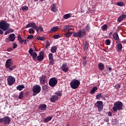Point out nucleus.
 <instances>
[{
  "label": "nucleus",
  "mask_w": 126,
  "mask_h": 126,
  "mask_svg": "<svg viewBox=\"0 0 126 126\" xmlns=\"http://www.w3.org/2000/svg\"><path fill=\"white\" fill-rule=\"evenodd\" d=\"M114 112H118V110L121 111L123 110V102L118 101L114 103V106L112 108Z\"/></svg>",
  "instance_id": "1"
},
{
  "label": "nucleus",
  "mask_w": 126,
  "mask_h": 126,
  "mask_svg": "<svg viewBox=\"0 0 126 126\" xmlns=\"http://www.w3.org/2000/svg\"><path fill=\"white\" fill-rule=\"evenodd\" d=\"M73 34L74 37L75 38H77V37L79 38H83V37L86 35V30H85V29H83L78 31L77 32H74Z\"/></svg>",
  "instance_id": "2"
},
{
  "label": "nucleus",
  "mask_w": 126,
  "mask_h": 126,
  "mask_svg": "<svg viewBox=\"0 0 126 126\" xmlns=\"http://www.w3.org/2000/svg\"><path fill=\"white\" fill-rule=\"evenodd\" d=\"M70 85L72 89H77L80 85V81L78 80L73 79L70 82Z\"/></svg>",
  "instance_id": "3"
},
{
  "label": "nucleus",
  "mask_w": 126,
  "mask_h": 126,
  "mask_svg": "<svg viewBox=\"0 0 126 126\" xmlns=\"http://www.w3.org/2000/svg\"><path fill=\"white\" fill-rule=\"evenodd\" d=\"M9 27H10V25L6 21L2 20L0 22V29H2L3 31H6L7 28H9Z\"/></svg>",
  "instance_id": "4"
},
{
  "label": "nucleus",
  "mask_w": 126,
  "mask_h": 126,
  "mask_svg": "<svg viewBox=\"0 0 126 126\" xmlns=\"http://www.w3.org/2000/svg\"><path fill=\"white\" fill-rule=\"evenodd\" d=\"M94 107L95 108H97V111L98 112H102L103 110V109L104 108L103 105V101H97L95 104H94Z\"/></svg>",
  "instance_id": "5"
},
{
  "label": "nucleus",
  "mask_w": 126,
  "mask_h": 126,
  "mask_svg": "<svg viewBox=\"0 0 126 126\" xmlns=\"http://www.w3.org/2000/svg\"><path fill=\"white\" fill-rule=\"evenodd\" d=\"M12 64H13V61H12V59H9L6 60V63H5V66L6 68H8L9 70L10 71H12V67H11V66H12Z\"/></svg>",
  "instance_id": "6"
},
{
  "label": "nucleus",
  "mask_w": 126,
  "mask_h": 126,
  "mask_svg": "<svg viewBox=\"0 0 126 126\" xmlns=\"http://www.w3.org/2000/svg\"><path fill=\"white\" fill-rule=\"evenodd\" d=\"M32 95L36 96L37 94H39L41 92V87L38 85L34 86L32 88Z\"/></svg>",
  "instance_id": "7"
},
{
  "label": "nucleus",
  "mask_w": 126,
  "mask_h": 126,
  "mask_svg": "<svg viewBox=\"0 0 126 126\" xmlns=\"http://www.w3.org/2000/svg\"><path fill=\"white\" fill-rule=\"evenodd\" d=\"M10 122L11 120L8 116H5L3 118H0V124L3 123L4 125H9Z\"/></svg>",
  "instance_id": "8"
},
{
  "label": "nucleus",
  "mask_w": 126,
  "mask_h": 126,
  "mask_svg": "<svg viewBox=\"0 0 126 126\" xmlns=\"http://www.w3.org/2000/svg\"><path fill=\"white\" fill-rule=\"evenodd\" d=\"M49 84L51 87H55L58 84V79H57V78H51L49 80Z\"/></svg>",
  "instance_id": "9"
},
{
  "label": "nucleus",
  "mask_w": 126,
  "mask_h": 126,
  "mask_svg": "<svg viewBox=\"0 0 126 126\" xmlns=\"http://www.w3.org/2000/svg\"><path fill=\"white\" fill-rule=\"evenodd\" d=\"M8 85L9 86H12L15 83V78L12 76H9L7 79Z\"/></svg>",
  "instance_id": "10"
},
{
  "label": "nucleus",
  "mask_w": 126,
  "mask_h": 126,
  "mask_svg": "<svg viewBox=\"0 0 126 126\" xmlns=\"http://www.w3.org/2000/svg\"><path fill=\"white\" fill-rule=\"evenodd\" d=\"M61 69L62 71H64V72H67L69 69L68 66H67V63H63L61 67Z\"/></svg>",
  "instance_id": "11"
},
{
  "label": "nucleus",
  "mask_w": 126,
  "mask_h": 126,
  "mask_svg": "<svg viewBox=\"0 0 126 126\" xmlns=\"http://www.w3.org/2000/svg\"><path fill=\"white\" fill-rule=\"evenodd\" d=\"M48 58L49 60V65H54L55 64V60H54V57H53V54L50 53L48 55Z\"/></svg>",
  "instance_id": "12"
},
{
  "label": "nucleus",
  "mask_w": 126,
  "mask_h": 126,
  "mask_svg": "<svg viewBox=\"0 0 126 126\" xmlns=\"http://www.w3.org/2000/svg\"><path fill=\"white\" fill-rule=\"evenodd\" d=\"M39 81L41 84H46V82H47V76L45 75H42L39 78Z\"/></svg>",
  "instance_id": "13"
},
{
  "label": "nucleus",
  "mask_w": 126,
  "mask_h": 126,
  "mask_svg": "<svg viewBox=\"0 0 126 126\" xmlns=\"http://www.w3.org/2000/svg\"><path fill=\"white\" fill-rule=\"evenodd\" d=\"M58 100H59V96L56 95H53L50 97V102H52V103H55V102H57Z\"/></svg>",
  "instance_id": "14"
},
{
  "label": "nucleus",
  "mask_w": 126,
  "mask_h": 126,
  "mask_svg": "<svg viewBox=\"0 0 126 126\" xmlns=\"http://www.w3.org/2000/svg\"><path fill=\"white\" fill-rule=\"evenodd\" d=\"M37 27V25H36V23H29L28 24H27L26 26V28H33V29H35Z\"/></svg>",
  "instance_id": "15"
},
{
  "label": "nucleus",
  "mask_w": 126,
  "mask_h": 126,
  "mask_svg": "<svg viewBox=\"0 0 126 126\" xmlns=\"http://www.w3.org/2000/svg\"><path fill=\"white\" fill-rule=\"evenodd\" d=\"M98 67L99 70H100L101 71H103V70L105 69V65H104V64H103L102 63H99L98 64Z\"/></svg>",
  "instance_id": "16"
},
{
  "label": "nucleus",
  "mask_w": 126,
  "mask_h": 126,
  "mask_svg": "<svg viewBox=\"0 0 126 126\" xmlns=\"http://www.w3.org/2000/svg\"><path fill=\"white\" fill-rule=\"evenodd\" d=\"M9 39L11 42H14V40H15V34L14 33L10 34L8 36Z\"/></svg>",
  "instance_id": "17"
},
{
  "label": "nucleus",
  "mask_w": 126,
  "mask_h": 126,
  "mask_svg": "<svg viewBox=\"0 0 126 126\" xmlns=\"http://www.w3.org/2000/svg\"><path fill=\"white\" fill-rule=\"evenodd\" d=\"M51 10L53 12H57V11H58V8L56 6V4H53L51 5Z\"/></svg>",
  "instance_id": "18"
},
{
  "label": "nucleus",
  "mask_w": 126,
  "mask_h": 126,
  "mask_svg": "<svg viewBox=\"0 0 126 126\" xmlns=\"http://www.w3.org/2000/svg\"><path fill=\"white\" fill-rule=\"evenodd\" d=\"M113 37L114 38V40H116V41H118L120 40V37H119V34H118V33L114 32L113 34Z\"/></svg>",
  "instance_id": "19"
},
{
  "label": "nucleus",
  "mask_w": 126,
  "mask_h": 126,
  "mask_svg": "<svg viewBox=\"0 0 126 126\" xmlns=\"http://www.w3.org/2000/svg\"><path fill=\"white\" fill-rule=\"evenodd\" d=\"M58 30H59V27H53L50 30V33H55V32H57V31H58Z\"/></svg>",
  "instance_id": "20"
},
{
  "label": "nucleus",
  "mask_w": 126,
  "mask_h": 126,
  "mask_svg": "<svg viewBox=\"0 0 126 126\" xmlns=\"http://www.w3.org/2000/svg\"><path fill=\"white\" fill-rule=\"evenodd\" d=\"M53 119V116H49L47 118H46L44 120V123H49L50 121H52V119Z\"/></svg>",
  "instance_id": "21"
},
{
  "label": "nucleus",
  "mask_w": 126,
  "mask_h": 126,
  "mask_svg": "<svg viewBox=\"0 0 126 126\" xmlns=\"http://www.w3.org/2000/svg\"><path fill=\"white\" fill-rule=\"evenodd\" d=\"M122 49H123V45H122V43H118V44L117 45L118 52H122Z\"/></svg>",
  "instance_id": "22"
},
{
  "label": "nucleus",
  "mask_w": 126,
  "mask_h": 126,
  "mask_svg": "<svg viewBox=\"0 0 126 126\" xmlns=\"http://www.w3.org/2000/svg\"><path fill=\"white\" fill-rule=\"evenodd\" d=\"M39 108L42 110V111H45L46 109H47V105L46 104H40L39 106Z\"/></svg>",
  "instance_id": "23"
},
{
  "label": "nucleus",
  "mask_w": 126,
  "mask_h": 126,
  "mask_svg": "<svg viewBox=\"0 0 126 126\" xmlns=\"http://www.w3.org/2000/svg\"><path fill=\"white\" fill-rule=\"evenodd\" d=\"M73 32H66L65 34H64V36L65 37H66V38H68V37H70V36H71V35H72V33Z\"/></svg>",
  "instance_id": "24"
},
{
  "label": "nucleus",
  "mask_w": 126,
  "mask_h": 126,
  "mask_svg": "<svg viewBox=\"0 0 126 126\" xmlns=\"http://www.w3.org/2000/svg\"><path fill=\"white\" fill-rule=\"evenodd\" d=\"M17 90H19V91H21L23 89H24V85H20L16 87Z\"/></svg>",
  "instance_id": "25"
},
{
  "label": "nucleus",
  "mask_w": 126,
  "mask_h": 126,
  "mask_svg": "<svg viewBox=\"0 0 126 126\" xmlns=\"http://www.w3.org/2000/svg\"><path fill=\"white\" fill-rule=\"evenodd\" d=\"M18 41H19V42H20L21 44H23V43L24 42V41L21 38V36L20 35V34H18Z\"/></svg>",
  "instance_id": "26"
},
{
  "label": "nucleus",
  "mask_w": 126,
  "mask_h": 126,
  "mask_svg": "<svg viewBox=\"0 0 126 126\" xmlns=\"http://www.w3.org/2000/svg\"><path fill=\"white\" fill-rule=\"evenodd\" d=\"M97 90H98V88H97V87H94L91 91V94H94Z\"/></svg>",
  "instance_id": "27"
},
{
  "label": "nucleus",
  "mask_w": 126,
  "mask_h": 126,
  "mask_svg": "<svg viewBox=\"0 0 126 126\" xmlns=\"http://www.w3.org/2000/svg\"><path fill=\"white\" fill-rule=\"evenodd\" d=\"M89 46V43H88V42H87V41H86L85 42L84 46V50H85L86 51H87V50H88Z\"/></svg>",
  "instance_id": "28"
},
{
  "label": "nucleus",
  "mask_w": 126,
  "mask_h": 126,
  "mask_svg": "<svg viewBox=\"0 0 126 126\" xmlns=\"http://www.w3.org/2000/svg\"><path fill=\"white\" fill-rule=\"evenodd\" d=\"M55 94L58 97H61L63 94L62 91H57L55 93Z\"/></svg>",
  "instance_id": "29"
},
{
  "label": "nucleus",
  "mask_w": 126,
  "mask_h": 126,
  "mask_svg": "<svg viewBox=\"0 0 126 126\" xmlns=\"http://www.w3.org/2000/svg\"><path fill=\"white\" fill-rule=\"evenodd\" d=\"M57 47L56 46H53L52 47H51V53H52L53 54H54V53H56V52H57Z\"/></svg>",
  "instance_id": "30"
},
{
  "label": "nucleus",
  "mask_w": 126,
  "mask_h": 126,
  "mask_svg": "<svg viewBox=\"0 0 126 126\" xmlns=\"http://www.w3.org/2000/svg\"><path fill=\"white\" fill-rule=\"evenodd\" d=\"M44 57L41 56L39 55L37 57L36 60L38 62H42V61H43V60H44Z\"/></svg>",
  "instance_id": "31"
},
{
  "label": "nucleus",
  "mask_w": 126,
  "mask_h": 126,
  "mask_svg": "<svg viewBox=\"0 0 126 126\" xmlns=\"http://www.w3.org/2000/svg\"><path fill=\"white\" fill-rule=\"evenodd\" d=\"M36 40H38V41H45L46 40V38L44 36H37L36 37Z\"/></svg>",
  "instance_id": "32"
},
{
  "label": "nucleus",
  "mask_w": 126,
  "mask_h": 126,
  "mask_svg": "<svg viewBox=\"0 0 126 126\" xmlns=\"http://www.w3.org/2000/svg\"><path fill=\"white\" fill-rule=\"evenodd\" d=\"M70 26H66L64 28H63V30L65 32H67L70 30Z\"/></svg>",
  "instance_id": "33"
},
{
  "label": "nucleus",
  "mask_w": 126,
  "mask_h": 126,
  "mask_svg": "<svg viewBox=\"0 0 126 126\" xmlns=\"http://www.w3.org/2000/svg\"><path fill=\"white\" fill-rule=\"evenodd\" d=\"M31 56H32L33 60H36V58H37V53L36 52H33Z\"/></svg>",
  "instance_id": "34"
},
{
  "label": "nucleus",
  "mask_w": 126,
  "mask_h": 126,
  "mask_svg": "<svg viewBox=\"0 0 126 126\" xmlns=\"http://www.w3.org/2000/svg\"><path fill=\"white\" fill-rule=\"evenodd\" d=\"M108 29V26L106 24L104 25L102 27V31H106Z\"/></svg>",
  "instance_id": "35"
},
{
  "label": "nucleus",
  "mask_w": 126,
  "mask_h": 126,
  "mask_svg": "<svg viewBox=\"0 0 126 126\" xmlns=\"http://www.w3.org/2000/svg\"><path fill=\"white\" fill-rule=\"evenodd\" d=\"M117 4L119 6H125L126 5V4H125V3H124V2H118L117 3Z\"/></svg>",
  "instance_id": "36"
},
{
  "label": "nucleus",
  "mask_w": 126,
  "mask_h": 126,
  "mask_svg": "<svg viewBox=\"0 0 126 126\" xmlns=\"http://www.w3.org/2000/svg\"><path fill=\"white\" fill-rule=\"evenodd\" d=\"M64 19H68L70 17H71L70 14H66L63 16Z\"/></svg>",
  "instance_id": "37"
},
{
  "label": "nucleus",
  "mask_w": 126,
  "mask_h": 126,
  "mask_svg": "<svg viewBox=\"0 0 126 126\" xmlns=\"http://www.w3.org/2000/svg\"><path fill=\"white\" fill-rule=\"evenodd\" d=\"M24 94V93H23V92H21L19 95V99H23V94Z\"/></svg>",
  "instance_id": "38"
},
{
  "label": "nucleus",
  "mask_w": 126,
  "mask_h": 126,
  "mask_svg": "<svg viewBox=\"0 0 126 126\" xmlns=\"http://www.w3.org/2000/svg\"><path fill=\"white\" fill-rule=\"evenodd\" d=\"M86 30L87 31V32H90V30H91V28H90V25H87L86 26Z\"/></svg>",
  "instance_id": "39"
},
{
  "label": "nucleus",
  "mask_w": 126,
  "mask_h": 126,
  "mask_svg": "<svg viewBox=\"0 0 126 126\" xmlns=\"http://www.w3.org/2000/svg\"><path fill=\"white\" fill-rule=\"evenodd\" d=\"M29 33L30 34H34V33H35V31L34 30H33V29L31 28L29 30Z\"/></svg>",
  "instance_id": "40"
},
{
  "label": "nucleus",
  "mask_w": 126,
  "mask_h": 126,
  "mask_svg": "<svg viewBox=\"0 0 126 126\" xmlns=\"http://www.w3.org/2000/svg\"><path fill=\"white\" fill-rule=\"evenodd\" d=\"M105 44L107 46H109V45L111 44V40L110 39H106L105 40Z\"/></svg>",
  "instance_id": "41"
},
{
  "label": "nucleus",
  "mask_w": 126,
  "mask_h": 126,
  "mask_svg": "<svg viewBox=\"0 0 126 126\" xmlns=\"http://www.w3.org/2000/svg\"><path fill=\"white\" fill-rule=\"evenodd\" d=\"M28 6H24L22 8V10H23V11H27V10L28 9Z\"/></svg>",
  "instance_id": "42"
},
{
  "label": "nucleus",
  "mask_w": 126,
  "mask_h": 126,
  "mask_svg": "<svg viewBox=\"0 0 126 126\" xmlns=\"http://www.w3.org/2000/svg\"><path fill=\"white\" fill-rule=\"evenodd\" d=\"M123 20H124V19L122 16H120L117 19L118 22H121Z\"/></svg>",
  "instance_id": "43"
},
{
  "label": "nucleus",
  "mask_w": 126,
  "mask_h": 126,
  "mask_svg": "<svg viewBox=\"0 0 126 126\" xmlns=\"http://www.w3.org/2000/svg\"><path fill=\"white\" fill-rule=\"evenodd\" d=\"M100 98H102V94H99L96 95V99H99Z\"/></svg>",
  "instance_id": "44"
},
{
  "label": "nucleus",
  "mask_w": 126,
  "mask_h": 126,
  "mask_svg": "<svg viewBox=\"0 0 126 126\" xmlns=\"http://www.w3.org/2000/svg\"><path fill=\"white\" fill-rule=\"evenodd\" d=\"M50 42L49 41V40H47L46 41V45L45 48L48 49V48H49V47H50Z\"/></svg>",
  "instance_id": "45"
},
{
  "label": "nucleus",
  "mask_w": 126,
  "mask_h": 126,
  "mask_svg": "<svg viewBox=\"0 0 126 126\" xmlns=\"http://www.w3.org/2000/svg\"><path fill=\"white\" fill-rule=\"evenodd\" d=\"M44 55L45 52L44 51H42L39 52V56H40L41 57H44Z\"/></svg>",
  "instance_id": "46"
},
{
  "label": "nucleus",
  "mask_w": 126,
  "mask_h": 126,
  "mask_svg": "<svg viewBox=\"0 0 126 126\" xmlns=\"http://www.w3.org/2000/svg\"><path fill=\"white\" fill-rule=\"evenodd\" d=\"M61 37V35L59 34H56L53 36L54 39H59V38Z\"/></svg>",
  "instance_id": "47"
},
{
  "label": "nucleus",
  "mask_w": 126,
  "mask_h": 126,
  "mask_svg": "<svg viewBox=\"0 0 126 126\" xmlns=\"http://www.w3.org/2000/svg\"><path fill=\"white\" fill-rule=\"evenodd\" d=\"M34 38V35L31 34L28 36L27 39H33Z\"/></svg>",
  "instance_id": "48"
},
{
  "label": "nucleus",
  "mask_w": 126,
  "mask_h": 126,
  "mask_svg": "<svg viewBox=\"0 0 126 126\" xmlns=\"http://www.w3.org/2000/svg\"><path fill=\"white\" fill-rule=\"evenodd\" d=\"M115 89H120V88H121V86H120V85L118 84H116L115 86Z\"/></svg>",
  "instance_id": "49"
},
{
  "label": "nucleus",
  "mask_w": 126,
  "mask_h": 126,
  "mask_svg": "<svg viewBox=\"0 0 126 126\" xmlns=\"http://www.w3.org/2000/svg\"><path fill=\"white\" fill-rule=\"evenodd\" d=\"M33 49L32 48H30V50H29V53L30 54V55H32V54H33Z\"/></svg>",
  "instance_id": "50"
},
{
  "label": "nucleus",
  "mask_w": 126,
  "mask_h": 126,
  "mask_svg": "<svg viewBox=\"0 0 126 126\" xmlns=\"http://www.w3.org/2000/svg\"><path fill=\"white\" fill-rule=\"evenodd\" d=\"M17 48V44L15 43H13V48L16 49Z\"/></svg>",
  "instance_id": "51"
},
{
  "label": "nucleus",
  "mask_w": 126,
  "mask_h": 126,
  "mask_svg": "<svg viewBox=\"0 0 126 126\" xmlns=\"http://www.w3.org/2000/svg\"><path fill=\"white\" fill-rule=\"evenodd\" d=\"M5 41H6L7 43H9V42H11V41H10V39H9V37L6 38L5 39Z\"/></svg>",
  "instance_id": "52"
},
{
  "label": "nucleus",
  "mask_w": 126,
  "mask_h": 126,
  "mask_svg": "<svg viewBox=\"0 0 126 126\" xmlns=\"http://www.w3.org/2000/svg\"><path fill=\"white\" fill-rule=\"evenodd\" d=\"M38 28L40 32H43V31H44L43 27L42 26H39Z\"/></svg>",
  "instance_id": "53"
},
{
  "label": "nucleus",
  "mask_w": 126,
  "mask_h": 126,
  "mask_svg": "<svg viewBox=\"0 0 126 126\" xmlns=\"http://www.w3.org/2000/svg\"><path fill=\"white\" fill-rule=\"evenodd\" d=\"M83 64H84V65H86V64H87V61L83 60Z\"/></svg>",
  "instance_id": "54"
},
{
  "label": "nucleus",
  "mask_w": 126,
  "mask_h": 126,
  "mask_svg": "<svg viewBox=\"0 0 126 126\" xmlns=\"http://www.w3.org/2000/svg\"><path fill=\"white\" fill-rule=\"evenodd\" d=\"M108 116H109V117H112V116H113V113H112V112L109 111L108 113Z\"/></svg>",
  "instance_id": "55"
},
{
  "label": "nucleus",
  "mask_w": 126,
  "mask_h": 126,
  "mask_svg": "<svg viewBox=\"0 0 126 126\" xmlns=\"http://www.w3.org/2000/svg\"><path fill=\"white\" fill-rule=\"evenodd\" d=\"M7 52H11L12 51V48H9L7 49Z\"/></svg>",
  "instance_id": "56"
},
{
  "label": "nucleus",
  "mask_w": 126,
  "mask_h": 126,
  "mask_svg": "<svg viewBox=\"0 0 126 126\" xmlns=\"http://www.w3.org/2000/svg\"><path fill=\"white\" fill-rule=\"evenodd\" d=\"M121 17H122L123 19H125V18H126V15H122Z\"/></svg>",
  "instance_id": "57"
},
{
  "label": "nucleus",
  "mask_w": 126,
  "mask_h": 126,
  "mask_svg": "<svg viewBox=\"0 0 126 126\" xmlns=\"http://www.w3.org/2000/svg\"><path fill=\"white\" fill-rule=\"evenodd\" d=\"M8 31H9V32H10V33H12V32H13V31H14V30H12L11 29H10Z\"/></svg>",
  "instance_id": "58"
},
{
  "label": "nucleus",
  "mask_w": 126,
  "mask_h": 126,
  "mask_svg": "<svg viewBox=\"0 0 126 126\" xmlns=\"http://www.w3.org/2000/svg\"><path fill=\"white\" fill-rule=\"evenodd\" d=\"M10 33V32H9V31H6L5 33H4V35H7L8 34H9Z\"/></svg>",
  "instance_id": "59"
},
{
  "label": "nucleus",
  "mask_w": 126,
  "mask_h": 126,
  "mask_svg": "<svg viewBox=\"0 0 126 126\" xmlns=\"http://www.w3.org/2000/svg\"><path fill=\"white\" fill-rule=\"evenodd\" d=\"M34 29L36 32H39V28H38V27L36 26Z\"/></svg>",
  "instance_id": "60"
},
{
  "label": "nucleus",
  "mask_w": 126,
  "mask_h": 126,
  "mask_svg": "<svg viewBox=\"0 0 126 126\" xmlns=\"http://www.w3.org/2000/svg\"><path fill=\"white\" fill-rule=\"evenodd\" d=\"M0 35H2V34H3V31H2L0 29Z\"/></svg>",
  "instance_id": "61"
},
{
  "label": "nucleus",
  "mask_w": 126,
  "mask_h": 126,
  "mask_svg": "<svg viewBox=\"0 0 126 126\" xmlns=\"http://www.w3.org/2000/svg\"><path fill=\"white\" fill-rule=\"evenodd\" d=\"M24 45H26V44H27V40L26 39L24 40Z\"/></svg>",
  "instance_id": "62"
},
{
  "label": "nucleus",
  "mask_w": 126,
  "mask_h": 126,
  "mask_svg": "<svg viewBox=\"0 0 126 126\" xmlns=\"http://www.w3.org/2000/svg\"><path fill=\"white\" fill-rule=\"evenodd\" d=\"M12 67V70H13V68H16V65H14L12 67Z\"/></svg>",
  "instance_id": "63"
},
{
  "label": "nucleus",
  "mask_w": 126,
  "mask_h": 126,
  "mask_svg": "<svg viewBox=\"0 0 126 126\" xmlns=\"http://www.w3.org/2000/svg\"><path fill=\"white\" fill-rule=\"evenodd\" d=\"M83 61L86 60V59H87V57L85 56V57H83Z\"/></svg>",
  "instance_id": "64"
}]
</instances>
